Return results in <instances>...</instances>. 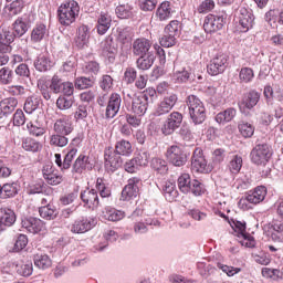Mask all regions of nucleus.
Instances as JSON below:
<instances>
[{"label": "nucleus", "mask_w": 283, "mask_h": 283, "mask_svg": "<svg viewBox=\"0 0 283 283\" xmlns=\"http://www.w3.org/2000/svg\"><path fill=\"white\" fill-rule=\"evenodd\" d=\"M34 265L42 271L52 266V259L48 254L36 253L33 255Z\"/></svg>", "instance_id": "obj_32"}, {"label": "nucleus", "mask_w": 283, "mask_h": 283, "mask_svg": "<svg viewBox=\"0 0 283 283\" xmlns=\"http://www.w3.org/2000/svg\"><path fill=\"white\" fill-rule=\"evenodd\" d=\"M142 213H143V211L140 209H137L130 216V220H133V222H135L134 231L138 235H143V233H147V231H148L147 224H151V222H149V221H146V223L143 222V219H140Z\"/></svg>", "instance_id": "obj_25"}, {"label": "nucleus", "mask_w": 283, "mask_h": 283, "mask_svg": "<svg viewBox=\"0 0 283 283\" xmlns=\"http://www.w3.org/2000/svg\"><path fill=\"white\" fill-rule=\"evenodd\" d=\"M27 129L32 136H43L45 134V128L41 127L36 122H29Z\"/></svg>", "instance_id": "obj_50"}, {"label": "nucleus", "mask_w": 283, "mask_h": 283, "mask_svg": "<svg viewBox=\"0 0 283 283\" xmlns=\"http://www.w3.org/2000/svg\"><path fill=\"white\" fill-rule=\"evenodd\" d=\"M120 103H123V99H120L119 94L113 93L109 96L105 113L106 118H114L120 112Z\"/></svg>", "instance_id": "obj_21"}, {"label": "nucleus", "mask_w": 283, "mask_h": 283, "mask_svg": "<svg viewBox=\"0 0 283 283\" xmlns=\"http://www.w3.org/2000/svg\"><path fill=\"white\" fill-rule=\"evenodd\" d=\"M10 17H17L23 10V0H14L6 8Z\"/></svg>", "instance_id": "obj_45"}, {"label": "nucleus", "mask_w": 283, "mask_h": 283, "mask_svg": "<svg viewBox=\"0 0 283 283\" xmlns=\"http://www.w3.org/2000/svg\"><path fill=\"white\" fill-rule=\"evenodd\" d=\"M88 160L90 157L85 155H80L73 164V171H75V174H83V171H85V169L87 168Z\"/></svg>", "instance_id": "obj_40"}, {"label": "nucleus", "mask_w": 283, "mask_h": 283, "mask_svg": "<svg viewBox=\"0 0 283 283\" xmlns=\"http://www.w3.org/2000/svg\"><path fill=\"white\" fill-rule=\"evenodd\" d=\"M138 185H140V179L130 178L122 191V200H132V198H136V196H138Z\"/></svg>", "instance_id": "obj_23"}, {"label": "nucleus", "mask_w": 283, "mask_h": 283, "mask_svg": "<svg viewBox=\"0 0 283 283\" xmlns=\"http://www.w3.org/2000/svg\"><path fill=\"white\" fill-rule=\"evenodd\" d=\"M241 32H249L255 23V15L251 9L240 7L237 13Z\"/></svg>", "instance_id": "obj_8"}, {"label": "nucleus", "mask_w": 283, "mask_h": 283, "mask_svg": "<svg viewBox=\"0 0 283 283\" xmlns=\"http://www.w3.org/2000/svg\"><path fill=\"white\" fill-rule=\"evenodd\" d=\"M271 158V147L266 144L256 145L251 151V160L254 165H266Z\"/></svg>", "instance_id": "obj_10"}, {"label": "nucleus", "mask_w": 283, "mask_h": 283, "mask_svg": "<svg viewBox=\"0 0 283 283\" xmlns=\"http://www.w3.org/2000/svg\"><path fill=\"white\" fill-rule=\"evenodd\" d=\"M67 143H69L67 137L59 133H56L55 135H52L50 139V145H52L53 147H65Z\"/></svg>", "instance_id": "obj_49"}, {"label": "nucleus", "mask_w": 283, "mask_h": 283, "mask_svg": "<svg viewBox=\"0 0 283 283\" xmlns=\"http://www.w3.org/2000/svg\"><path fill=\"white\" fill-rule=\"evenodd\" d=\"M83 72L84 74H88V76H96L101 72V65L96 61L87 62L83 66Z\"/></svg>", "instance_id": "obj_44"}, {"label": "nucleus", "mask_w": 283, "mask_h": 283, "mask_svg": "<svg viewBox=\"0 0 283 283\" xmlns=\"http://www.w3.org/2000/svg\"><path fill=\"white\" fill-rule=\"evenodd\" d=\"M178 188L182 193H192L193 196H202L205 193V186L193 179L189 174H184L178 178Z\"/></svg>", "instance_id": "obj_3"}, {"label": "nucleus", "mask_w": 283, "mask_h": 283, "mask_svg": "<svg viewBox=\"0 0 283 283\" xmlns=\"http://www.w3.org/2000/svg\"><path fill=\"white\" fill-rule=\"evenodd\" d=\"M78 12H81V7H78V2L72 0L62 3L57 9V17L61 25H72V23L76 21Z\"/></svg>", "instance_id": "obj_1"}, {"label": "nucleus", "mask_w": 283, "mask_h": 283, "mask_svg": "<svg viewBox=\"0 0 283 283\" xmlns=\"http://www.w3.org/2000/svg\"><path fill=\"white\" fill-rule=\"evenodd\" d=\"M39 213L41 218H44V220H54L56 218V210H54L50 206H43L39 209Z\"/></svg>", "instance_id": "obj_57"}, {"label": "nucleus", "mask_w": 283, "mask_h": 283, "mask_svg": "<svg viewBox=\"0 0 283 283\" xmlns=\"http://www.w3.org/2000/svg\"><path fill=\"white\" fill-rule=\"evenodd\" d=\"M53 129L55 134L70 136V134L74 132V125H72V119L70 116H63L55 120Z\"/></svg>", "instance_id": "obj_18"}, {"label": "nucleus", "mask_w": 283, "mask_h": 283, "mask_svg": "<svg viewBox=\"0 0 283 283\" xmlns=\"http://www.w3.org/2000/svg\"><path fill=\"white\" fill-rule=\"evenodd\" d=\"M105 158V168L108 171H116L122 165H123V159L120 158V155L116 153V150L108 149L105 151L104 155Z\"/></svg>", "instance_id": "obj_20"}, {"label": "nucleus", "mask_w": 283, "mask_h": 283, "mask_svg": "<svg viewBox=\"0 0 283 283\" xmlns=\"http://www.w3.org/2000/svg\"><path fill=\"white\" fill-rule=\"evenodd\" d=\"M65 82L59 75H54L51 78L50 90L53 92V94H61V91L63 90V85Z\"/></svg>", "instance_id": "obj_53"}, {"label": "nucleus", "mask_w": 283, "mask_h": 283, "mask_svg": "<svg viewBox=\"0 0 283 283\" xmlns=\"http://www.w3.org/2000/svg\"><path fill=\"white\" fill-rule=\"evenodd\" d=\"M189 76H191V73H189L187 69L177 70L174 73V80L177 81V83H187Z\"/></svg>", "instance_id": "obj_61"}, {"label": "nucleus", "mask_w": 283, "mask_h": 283, "mask_svg": "<svg viewBox=\"0 0 283 283\" xmlns=\"http://www.w3.org/2000/svg\"><path fill=\"white\" fill-rule=\"evenodd\" d=\"M224 25V18L213 14H208L203 22V30L208 34H213V32H218L222 30Z\"/></svg>", "instance_id": "obj_12"}, {"label": "nucleus", "mask_w": 283, "mask_h": 283, "mask_svg": "<svg viewBox=\"0 0 283 283\" xmlns=\"http://www.w3.org/2000/svg\"><path fill=\"white\" fill-rule=\"evenodd\" d=\"M237 114L238 111H235V108L233 107H230L223 112L218 113L216 116V120L219 125H227V123H231V120L235 118Z\"/></svg>", "instance_id": "obj_30"}, {"label": "nucleus", "mask_w": 283, "mask_h": 283, "mask_svg": "<svg viewBox=\"0 0 283 283\" xmlns=\"http://www.w3.org/2000/svg\"><path fill=\"white\" fill-rule=\"evenodd\" d=\"M186 103L192 123L195 125H202L207 118V108H205L202 101L196 95H189Z\"/></svg>", "instance_id": "obj_2"}, {"label": "nucleus", "mask_w": 283, "mask_h": 283, "mask_svg": "<svg viewBox=\"0 0 283 283\" xmlns=\"http://www.w3.org/2000/svg\"><path fill=\"white\" fill-rule=\"evenodd\" d=\"M238 129H239L241 136H243V138H251V136H253V134H255V127H253V125H251L250 123H247V122H241L238 125Z\"/></svg>", "instance_id": "obj_41"}, {"label": "nucleus", "mask_w": 283, "mask_h": 283, "mask_svg": "<svg viewBox=\"0 0 283 283\" xmlns=\"http://www.w3.org/2000/svg\"><path fill=\"white\" fill-rule=\"evenodd\" d=\"M149 153L147 151H139L135 157V161H137V165L140 167H147L149 165Z\"/></svg>", "instance_id": "obj_63"}, {"label": "nucleus", "mask_w": 283, "mask_h": 283, "mask_svg": "<svg viewBox=\"0 0 283 283\" xmlns=\"http://www.w3.org/2000/svg\"><path fill=\"white\" fill-rule=\"evenodd\" d=\"M176 103H178V95L174 93L166 95L157 106V116L169 114L174 109V107H176Z\"/></svg>", "instance_id": "obj_13"}, {"label": "nucleus", "mask_w": 283, "mask_h": 283, "mask_svg": "<svg viewBox=\"0 0 283 283\" xmlns=\"http://www.w3.org/2000/svg\"><path fill=\"white\" fill-rule=\"evenodd\" d=\"M264 198H266V187L259 186L248 191L245 198L240 199L239 207L247 209V202H250V205H260V202H264Z\"/></svg>", "instance_id": "obj_5"}, {"label": "nucleus", "mask_w": 283, "mask_h": 283, "mask_svg": "<svg viewBox=\"0 0 283 283\" xmlns=\"http://www.w3.org/2000/svg\"><path fill=\"white\" fill-rule=\"evenodd\" d=\"M229 169L231 174H240V169H242V157L234 155L229 163Z\"/></svg>", "instance_id": "obj_55"}, {"label": "nucleus", "mask_w": 283, "mask_h": 283, "mask_svg": "<svg viewBox=\"0 0 283 283\" xmlns=\"http://www.w3.org/2000/svg\"><path fill=\"white\" fill-rule=\"evenodd\" d=\"M40 103L41 99L36 96L28 97L24 103V112L27 114H32V112H35V109L39 108Z\"/></svg>", "instance_id": "obj_42"}, {"label": "nucleus", "mask_w": 283, "mask_h": 283, "mask_svg": "<svg viewBox=\"0 0 283 283\" xmlns=\"http://www.w3.org/2000/svg\"><path fill=\"white\" fill-rule=\"evenodd\" d=\"M227 65H229V57L226 54H217L207 65L208 74L218 76V74H222L227 70Z\"/></svg>", "instance_id": "obj_9"}, {"label": "nucleus", "mask_w": 283, "mask_h": 283, "mask_svg": "<svg viewBox=\"0 0 283 283\" xmlns=\"http://www.w3.org/2000/svg\"><path fill=\"white\" fill-rule=\"evenodd\" d=\"M12 70H10V67H2L0 70V83H2L3 85H10V83H12Z\"/></svg>", "instance_id": "obj_59"}, {"label": "nucleus", "mask_w": 283, "mask_h": 283, "mask_svg": "<svg viewBox=\"0 0 283 283\" xmlns=\"http://www.w3.org/2000/svg\"><path fill=\"white\" fill-rule=\"evenodd\" d=\"M96 189L99 191L102 198H109L112 196V190L105 186V181L101 178L96 180Z\"/></svg>", "instance_id": "obj_62"}, {"label": "nucleus", "mask_w": 283, "mask_h": 283, "mask_svg": "<svg viewBox=\"0 0 283 283\" xmlns=\"http://www.w3.org/2000/svg\"><path fill=\"white\" fill-rule=\"evenodd\" d=\"M17 105H19V102L14 97L2 99L0 102V118H3V116H8L9 114H12V112L17 109Z\"/></svg>", "instance_id": "obj_26"}, {"label": "nucleus", "mask_w": 283, "mask_h": 283, "mask_svg": "<svg viewBox=\"0 0 283 283\" xmlns=\"http://www.w3.org/2000/svg\"><path fill=\"white\" fill-rule=\"evenodd\" d=\"M232 229L238 233V238H242L240 241L242 247L247 249H253V247H255V239L247 233V222L233 221Z\"/></svg>", "instance_id": "obj_7"}, {"label": "nucleus", "mask_w": 283, "mask_h": 283, "mask_svg": "<svg viewBox=\"0 0 283 283\" xmlns=\"http://www.w3.org/2000/svg\"><path fill=\"white\" fill-rule=\"evenodd\" d=\"M97 223L96 218H82L75 220L71 226L72 233H87Z\"/></svg>", "instance_id": "obj_14"}, {"label": "nucleus", "mask_w": 283, "mask_h": 283, "mask_svg": "<svg viewBox=\"0 0 283 283\" xmlns=\"http://www.w3.org/2000/svg\"><path fill=\"white\" fill-rule=\"evenodd\" d=\"M150 167H153L155 171H158V174H165L168 171L167 161H165V159L153 158Z\"/></svg>", "instance_id": "obj_54"}, {"label": "nucleus", "mask_w": 283, "mask_h": 283, "mask_svg": "<svg viewBox=\"0 0 283 283\" xmlns=\"http://www.w3.org/2000/svg\"><path fill=\"white\" fill-rule=\"evenodd\" d=\"M45 36H48V27H45V24H36L31 32V41L39 43V41H43Z\"/></svg>", "instance_id": "obj_37"}, {"label": "nucleus", "mask_w": 283, "mask_h": 283, "mask_svg": "<svg viewBox=\"0 0 283 283\" xmlns=\"http://www.w3.org/2000/svg\"><path fill=\"white\" fill-rule=\"evenodd\" d=\"M53 65L54 62H52V60L45 55H40L34 61V67L38 72H48V70H52Z\"/></svg>", "instance_id": "obj_34"}, {"label": "nucleus", "mask_w": 283, "mask_h": 283, "mask_svg": "<svg viewBox=\"0 0 283 283\" xmlns=\"http://www.w3.org/2000/svg\"><path fill=\"white\" fill-rule=\"evenodd\" d=\"M13 30L15 36H23V34L28 32V23H25L22 18H18L13 23Z\"/></svg>", "instance_id": "obj_48"}, {"label": "nucleus", "mask_w": 283, "mask_h": 283, "mask_svg": "<svg viewBox=\"0 0 283 283\" xmlns=\"http://www.w3.org/2000/svg\"><path fill=\"white\" fill-rule=\"evenodd\" d=\"M182 113L180 112L170 113L161 127L163 134H165V136H170V134H174V132H176V129L182 125Z\"/></svg>", "instance_id": "obj_11"}, {"label": "nucleus", "mask_w": 283, "mask_h": 283, "mask_svg": "<svg viewBox=\"0 0 283 283\" xmlns=\"http://www.w3.org/2000/svg\"><path fill=\"white\" fill-rule=\"evenodd\" d=\"M82 201L84 202L85 207L88 209H97L99 201H98V192L94 189H86L81 193Z\"/></svg>", "instance_id": "obj_24"}, {"label": "nucleus", "mask_w": 283, "mask_h": 283, "mask_svg": "<svg viewBox=\"0 0 283 283\" xmlns=\"http://www.w3.org/2000/svg\"><path fill=\"white\" fill-rule=\"evenodd\" d=\"M151 65H154V57L151 55L149 56H139V59L137 60V67L139 70H149V67H151Z\"/></svg>", "instance_id": "obj_60"}, {"label": "nucleus", "mask_w": 283, "mask_h": 283, "mask_svg": "<svg viewBox=\"0 0 283 283\" xmlns=\"http://www.w3.org/2000/svg\"><path fill=\"white\" fill-rule=\"evenodd\" d=\"M255 74L251 67H242L239 73V78L241 83H251Z\"/></svg>", "instance_id": "obj_56"}, {"label": "nucleus", "mask_w": 283, "mask_h": 283, "mask_svg": "<svg viewBox=\"0 0 283 283\" xmlns=\"http://www.w3.org/2000/svg\"><path fill=\"white\" fill-rule=\"evenodd\" d=\"M76 154H78V149L70 146L69 151L65 155V158L63 160V165H62L63 169H70V167H72V160H74V158H76Z\"/></svg>", "instance_id": "obj_47"}, {"label": "nucleus", "mask_w": 283, "mask_h": 283, "mask_svg": "<svg viewBox=\"0 0 283 283\" xmlns=\"http://www.w3.org/2000/svg\"><path fill=\"white\" fill-rule=\"evenodd\" d=\"M163 191L168 202H174L178 198V190L176 189V182L166 181L163 186Z\"/></svg>", "instance_id": "obj_31"}, {"label": "nucleus", "mask_w": 283, "mask_h": 283, "mask_svg": "<svg viewBox=\"0 0 283 283\" xmlns=\"http://www.w3.org/2000/svg\"><path fill=\"white\" fill-rule=\"evenodd\" d=\"M165 34H171L172 36H179L180 34V22L172 20L165 28Z\"/></svg>", "instance_id": "obj_52"}, {"label": "nucleus", "mask_w": 283, "mask_h": 283, "mask_svg": "<svg viewBox=\"0 0 283 283\" xmlns=\"http://www.w3.org/2000/svg\"><path fill=\"white\" fill-rule=\"evenodd\" d=\"M17 222V214L10 208L0 209V232L6 231L7 227H12Z\"/></svg>", "instance_id": "obj_22"}, {"label": "nucleus", "mask_w": 283, "mask_h": 283, "mask_svg": "<svg viewBox=\"0 0 283 283\" xmlns=\"http://www.w3.org/2000/svg\"><path fill=\"white\" fill-rule=\"evenodd\" d=\"M42 147L43 146L41 145V143L30 137H27L22 140V148H24L25 151H32V153L41 151Z\"/></svg>", "instance_id": "obj_39"}, {"label": "nucleus", "mask_w": 283, "mask_h": 283, "mask_svg": "<svg viewBox=\"0 0 283 283\" xmlns=\"http://www.w3.org/2000/svg\"><path fill=\"white\" fill-rule=\"evenodd\" d=\"M43 178L48 185H61L63 182V176L54 168L52 164H46L42 168Z\"/></svg>", "instance_id": "obj_15"}, {"label": "nucleus", "mask_w": 283, "mask_h": 283, "mask_svg": "<svg viewBox=\"0 0 283 283\" xmlns=\"http://www.w3.org/2000/svg\"><path fill=\"white\" fill-rule=\"evenodd\" d=\"M96 28L98 34H106L107 30L112 28V15L108 13H101L97 19Z\"/></svg>", "instance_id": "obj_29"}, {"label": "nucleus", "mask_w": 283, "mask_h": 283, "mask_svg": "<svg viewBox=\"0 0 283 283\" xmlns=\"http://www.w3.org/2000/svg\"><path fill=\"white\" fill-rule=\"evenodd\" d=\"M34 271V265H32V262L22 263L20 265H17V272L19 275H22L23 277H30Z\"/></svg>", "instance_id": "obj_46"}, {"label": "nucleus", "mask_w": 283, "mask_h": 283, "mask_svg": "<svg viewBox=\"0 0 283 283\" xmlns=\"http://www.w3.org/2000/svg\"><path fill=\"white\" fill-rule=\"evenodd\" d=\"M115 14L118 19H130V17H134V8L129 3L118 4Z\"/></svg>", "instance_id": "obj_38"}, {"label": "nucleus", "mask_w": 283, "mask_h": 283, "mask_svg": "<svg viewBox=\"0 0 283 283\" xmlns=\"http://www.w3.org/2000/svg\"><path fill=\"white\" fill-rule=\"evenodd\" d=\"M90 41V28L87 25H81L78 28L77 38L75 43L77 48H85Z\"/></svg>", "instance_id": "obj_35"}, {"label": "nucleus", "mask_w": 283, "mask_h": 283, "mask_svg": "<svg viewBox=\"0 0 283 283\" xmlns=\"http://www.w3.org/2000/svg\"><path fill=\"white\" fill-rule=\"evenodd\" d=\"M166 158L174 167H185L187 165V154L180 146L172 145L166 150Z\"/></svg>", "instance_id": "obj_6"}, {"label": "nucleus", "mask_w": 283, "mask_h": 283, "mask_svg": "<svg viewBox=\"0 0 283 283\" xmlns=\"http://www.w3.org/2000/svg\"><path fill=\"white\" fill-rule=\"evenodd\" d=\"M18 191L17 184H4L2 186L0 196L2 198H13V196H17Z\"/></svg>", "instance_id": "obj_43"}, {"label": "nucleus", "mask_w": 283, "mask_h": 283, "mask_svg": "<svg viewBox=\"0 0 283 283\" xmlns=\"http://www.w3.org/2000/svg\"><path fill=\"white\" fill-rule=\"evenodd\" d=\"M132 50L134 56H147L149 50H151V41L146 38H138L134 40Z\"/></svg>", "instance_id": "obj_19"}, {"label": "nucleus", "mask_w": 283, "mask_h": 283, "mask_svg": "<svg viewBox=\"0 0 283 283\" xmlns=\"http://www.w3.org/2000/svg\"><path fill=\"white\" fill-rule=\"evenodd\" d=\"M156 17L159 21H167L168 19H171V3L169 1L161 2L157 8Z\"/></svg>", "instance_id": "obj_33"}, {"label": "nucleus", "mask_w": 283, "mask_h": 283, "mask_svg": "<svg viewBox=\"0 0 283 283\" xmlns=\"http://www.w3.org/2000/svg\"><path fill=\"white\" fill-rule=\"evenodd\" d=\"M149 107V97L147 94L139 95L133 98L132 102V112L136 114V116H145L147 114V109Z\"/></svg>", "instance_id": "obj_17"}, {"label": "nucleus", "mask_w": 283, "mask_h": 283, "mask_svg": "<svg viewBox=\"0 0 283 283\" xmlns=\"http://www.w3.org/2000/svg\"><path fill=\"white\" fill-rule=\"evenodd\" d=\"M102 218L108 222H118L125 218V211L116 210L115 208H105L102 211Z\"/></svg>", "instance_id": "obj_28"}, {"label": "nucleus", "mask_w": 283, "mask_h": 283, "mask_svg": "<svg viewBox=\"0 0 283 283\" xmlns=\"http://www.w3.org/2000/svg\"><path fill=\"white\" fill-rule=\"evenodd\" d=\"M94 85V81L87 77H77L75 80L76 90H87V87H92Z\"/></svg>", "instance_id": "obj_64"}, {"label": "nucleus", "mask_w": 283, "mask_h": 283, "mask_svg": "<svg viewBox=\"0 0 283 283\" xmlns=\"http://www.w3.org/2000/svg\"><path fill=\"white\" fill-rule=\"evenodd\" d=\"M191 169L195 174H210L213 167L207 163L202 149L196 148L191 158Z\"/></svg>", "instance_id": "obj_4"}, {"label": "nucleus", "mask_w": 283, "mask_h": 283, "mask_svg": "<svg viewBox=\"0 0 283 283\" xmlns=\"http://www.w3.org/2000/svg\"><path fill=\"white\" fill-rule=\"evenodd\" d=\"M72 105H74V98L72 97L60 96L56 99V107H59L62 111L71 109Z\"/></svg>", "instance_id": "obj_58"}, {"label": "nucleus", "mask_w": 283, "mask_h": 283, "mask_svg": "<svg viewBox=\"0 0 283 283\" xmlns=\"http://www.w3.org/2000/svg\"><path fill=\"white\" fill-rule=\"evenodd\" d=\"M0 41L9 45L14 43V33L10 31V28H0Z\"/></svg>", "instance_id": "obj_51"}, {"label": "nucleus", "mask_w": 283, "mask_h": 283, "mask_svg": "<svg viewBox=\"0 0 283 283\" xmlns=\"http://www.w3.org/2000/svg\"><path fill=\"white\" fill-rule=\"evenodd\" d=\"M260 103V93L256 91H250L242 99L240 108L245 107V109H253L255 105Z\"/></svg>", "instance_id": "obj_27"}, {"label": "nucleus", "mask_w": 283, "mask_h": 283, "mask_svg": "<svg viewBox=\"0 0 283 283\" xmlns=\"http://www.w3.org/2000/svg\"><path fill=\"white\" fill-rule=\"evenodd\" d=\"M115 151L118 154V156H132L134 148L132 147V143L122 139L116 143Z\"/></svg>", "instance_id": "obj_36"}, {"label": "nucleus", "mask_w": 283, "mask_h": 283, "mask_svg": "<svg viewBox=\"0 0 283 283\" xmlns=\"http://www.w3.org/2000/svg\"><path fill=\"white\" fill-rule=\"evenodd\" d=\"M22 229H25L28 233H32L35 235V233H41V231H45V223L38 218L29 217L22 219Z\"/></svg>", "instance_id": "obj_16"}]
</instances>
